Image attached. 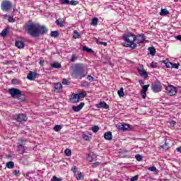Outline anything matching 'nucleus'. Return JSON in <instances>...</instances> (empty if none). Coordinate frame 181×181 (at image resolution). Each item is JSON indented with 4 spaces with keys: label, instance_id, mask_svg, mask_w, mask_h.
Returning <instances> with one entry per match:
<instances>
[{
    "label": "nucleus",
    "instance_id": "obj_49",
    "mask_svg": "<svg viewBox=\"0 0 181 181\" xmlns=\"http://www.w3.org/2000/svg\"><path fill=\"white\" fill-rule=\"evenodd\" d=\"M148 169L150 172H156V167L155 166L149 167Z\"/></svg>",
    "mask_w": 181,
    "mask_h": 181
},
{
    "label": "nucleus",
    "instance_id": "obj_58",
    "mask_svg": "<svg viewBox=\"0 0 181 181\" xmlns=\"http://www.w3.org/2000/svg\"><path fill=\"white\" fill-rule=\"evenodd\" d=\"M93 40H95L96 43H98V45H100V41L98 40V38L93 37Z\"/></svg>",
    "mask_w": 181,
    "mask_h": 181
},
{
    "label": "nucleus",
    "instance_id": "obj_32",
    "mask_svg": "<svg viewBox=\"0 0 181 181\" xmlns=\"http://www.w3.org/2000/svg\"><path fill=\"white\" fill-rule=\"evenodd\" d=\"M87 95V93L86 91H82L78 94V98H84Z\"/></svg>",
    "mask_w": 181,
    "mask_h": 181
},
{
    "label": "nucleus",
    "instance_id": "obj_9",
    "mask_svg": "<svg viewBox=\"0 0 181 181\" xmlns=\"http://www.w3.org/2000/svg\"><path fill=\"white\" fill-rule=\"evenodd\" d=\"M21 90L15 88H10L8 90V93L9 94H11L13 98H16L19 95V94H21Z\"/></svg>",
    "mask_w": 181,
    "mask_h": 181
},
{
    "label": "nucleus",
    "instance_id": "obj_54",
    "mask_svg": "<svg viewBox=\"0 0 181 181\" xmlns=\"http://www.w3.org/2000/svg\"><path fill=\"white\" fill-rule=\"evenodd\" d=\"M8 22H15V20L13 19V16H8Z\"/></svg>",
    "mask_w": 181,
    "mask_h": 181
},
{
    "label": "nucleus",
    "instance_id": "obj_41",
    "mask_svg": "<svg viewBox=\"0 0 181 181\" xmlns=\"http://www.w3.org/2000/svg\"><path fill=\"white\" fill-rule=\"evenodd\" d=\"M78 2L77 1L75 0H71V1H69V5H72L73 6H76V5H78Z\"/></svg>",
    "mask_w": 181,
    "mask_h": 181
},
{
    "label": "nucleus",
    "instance_id": "obj_15",
    "mask_svg": "<svg viewBox=\"0 0 181 181\" xmlns=\"http://www.w3.org/2000/svg\"><path fill=\"white\" fill-rule=\"evenodd\" d=\"M36 76H37V73L30 71L27 76V78L32 81L33 80H35V78H36Z\"/></svg>",
    "mask_w": 181,
    "mask_h": 181
},
{
    "label": "nucleus",
    "instance_id": "obj_28",
    "mask_svg": "<svg viewBox=\"0 0 181 181\" xmlns=\"http://www.w3.org/2000/svg\"><path fill=\"white\" fill-rule=\"evenodd\" d=\"M76 178L77 180H83V179H84V175H83V173H78L76 175Z\"/></svg>",
    "mask_w": 181,
    "mask_h": 181
},
{
    "label": "nucleus",
    "instance_id": "obj_7",
    "mask_svg": "<svg viewBox=\"0 0 181 181\" xmlns=\"http://www.w3.org/2000/svg\"><path fill=\"white\" fill-rule=\"evenodd\" d=\"M151 90L153 93H160L162 91V83L156 82L151 85Z\"/></svg>",
    "mask_w": 181,
    "mask_h": 181
},
{
    "label": "nucleus",
    "instance_id": "obj_38",
    "mask_svg": "<svg viewBox=\"0 0 181 181\" xmlns=\"http://www.w3.org/2000/svg\"><path fill=\"white\" fill-rule=\"evenodd\" d=\"M76 60H77V56L76 54H72L71 57L70 59V62L71 63H74V62H76Z\"/></svg>",
    "mask_w": 181,
    "mask_h": 181
},
{
    "label": "nucleus",
    "instance_id": "obj_6",
    "mask_svg": "<svg viewBox=\"0 0 181 181\" xmlns=\"http://www.w3.org/2000/svg\"><path fill=\"white\" fill-rule=\"evenodd\" d=\"M165 90L168 95H170V97L176 95V94H177V88L172 85L167 86Z\"/></svg>",
    "mask_w": 181,
    "mask_h": 181
},
{
    "label": "nucleus",
    "instance_id": "obj_1",
    "mask_svg": "<svg viewBox=\"0 0 181 181\" xmlns=\"http://www.w3.org/2000/svg\"><path fill=\"white\" fill-rule=\"evenodd\" d=\"M26 32L33 37H39L40 35L43 36L45 33H47L49 30L45 25H40L39 23H31L24 26Z\"/></svg>",
    "mask_w": 181,
    "mask_h": 181
},
{
    "label": "nucleus",
    "instance_id": "obj_4",
    "mask_svg": "<svg viewBox=\"0 0 181 181\" xmlns=\"http://www.w3.org/2000/svg\"><path fill=\"white\" fill-rule=\"evenodd\" d=\"M26 142L27 141L23 139H21L19 140V143L18 144V146H17V152L20 155H23V153L26 152V146H25V145H26Z\"/></svg>",
    "mask_w": 181,
    "mask_h": 181
},
{
    "label": "nucleus",
    "instance_id": "obj_5",
    "mask_svg": "<svg viewBox=\"0 0 181 181\" xmlns=\"http://www.w3.org/2000/svg\"><path fill=\"white\" fill-rule=\"evenodd\" d=\"M13 7L12 2L9 0H4L1 4V9L4 12H9Z\"/></svg>",
    "mask_w": 181,
    "mask_h": 181
},
{
    "label": "nucleus",
    "instance_id": "obj_35",
    "mask_svg": "<svg viewBox=\"0 0 181 181\" xmlns=\"http://www.w3.org/2000/svg\"><path fill=\"white\" fill-rule=\"evenodd\" d=\"M83 50L84 52H87L88 53H93V49L88 48L87 46H84L83 47Z\"/></svg>",
    "mask_w": 181,
    "mask_h": 181
},
{
    "label": "nucleus",
    "instance_id": "obj_59",
    "mask_svg": "<svg viewBox=\"0 0 181 181\" xmlns=\"http://www.w3.org/2000/svg\"><path fill=\"white\" fill-rule=\"evenodd\" d=\"M99 45H103V46H107V42H99Z\"/></svg>",
    "mask_w": 181,
    "mask_h": 181
},
{
    "label": "nucleus",
    "instance_id": "obj_60",
    "mask_svg": "<svg viewBox=\"0 0 181 181\" xmlns=\"http://www.w3.org/2000/svg\"><path fill=\"white\" fill-rule=\"evenodd\" d=\"M176 39H177V40H180V42H181V35H177L176 37Z\"/></svg>",
    "mask_w": 181,
    "mask_h": 181
},
{
    "label": "nucleus",
    "instance_id": "obj_51",
    "mask_svg": "<svg viewBox=\"0 0 181 181\" xmlns=\"http://www.w3.org/2000/svg\"><path fill=\"white\" fill-rule=\"evenodd\" d=\"M139 175H134L130 179V181H136L138 180Z\"/></svg>",
    "mask_w": 181,
    "mask_h": 181
},
{
    "label": "nucleus",
    "instance_id": "obj_43",
    "mask_svg": "<svg viewBox=\"0 0 181 181\" xmlns=\"http://www.w3.org/2000/svg\"><path fill=\"white\" fill-rule=\"evenodd\" d=\"M60 129H62V126H60V125H56L54 127V131H55V132H59V131H60Z\"/></svg>",
    "mask_w": 181,
    "mask_h": 181
},
{
    "label": "nucleus",
    "instance_id": "obj_18",
    "mask_svg": "<svg viewBox=\"0 0 181 181\" xmlns=\"http://www.w3.org/2000/svg\"><path fill=\"white\" fill-rule=\"evenodd\" d=\"M55 23L57 26H59V28H63L64 26V19L59 18L55 21Z\"/></svg>",
    "mask_w": 181,
    "mask_h": 181
},
{
    "label": "nucleus",
    "instance_id": "obj_53",
    "mask_svg": "<svg viewBox=\"0 0 181 181\" xmlns=\"http://www.w3.org/2000/svg\"><path fill=\"white\" fill-rule=\"evenodd\" d=\"M87 78L89 81H94V77L91 76L90 75H88Z\"/></svg>",
    "mask_w": 181,
    "mask_h": 181
},
{
    "label": "nucleus",
    "instance_id": "obj_11",
    "mask_svg": "<svg viewBox=\"0 0 181 181\" xmlns=\"http://www.w3.org/2000/svg\"><path fill=\"white\" fill-rule=\"evenodd\" d=\"M54 93H62L63 91V85L61 83H54Z\"/></svg>",
    "mask_w": 181,
    "mask_h": 181
},
{
    "label": "nucleus",
    "instance_id": "obj_22",
    "mask_svg": "<svg viewBox=\"0 0 181 181\" xmlns=\"http://www.w3.org/2000/svg\"><path fill=\"white\" fill-rule=\"evenodd\" d=\"M160 16H165V15H169V11H168V9L166 8H163L160 12Z\"/></svg>",
    "mask_w": 181,
    "mask_h": 181
},
{
    "label": "nucleus",
    "instance_id": "obj_56",
    "mask_svg": "<svg viewBox=\"0 0 181 181\" xmlns=\"http://www.w3.org/2000/svg\"><path fill=\"white\" fill-rule=\"evenodd\" d=\"M76 169H77V167H76V166H74V167L71 168V170L73 171L74 173H76Z\"/></svg>",
    "mask_w": 181,
    "mask_h": 181
},
{
    "label": "nucleus",
    "instance_id": "obj_30",
    "mask_svg": "<svg viewBox=\"0 0 181 181\" xmlns=\"http://www.w3.org/2000/svg\"><path fill=\"white\" fill-rule=\"evenodd\" d=\"M12 175L16 177H19L21 176V171L19 170H15L12 172Z\"/></svg>",
    "mask_w": 181,
    "mask_h": 181
},
{
    "label": "nucleus",
    "instance_id": "obj_64",
    "mask_svg": "<svg viewBox=\"0 0 181 181\" xmlns=\"http://www.w3.org/2000/svg\"><path fill=\"white\" fill-rule=\"evenodd\" d=\"M93 158H91V159L90 160V162H93Z\"/></svg>",
    "mask_w": 181,
    "mask_h": 181
},
{
    "label": "nucleus",
    "instance_id": "obj_42",
    "mask_svg": "<svg viewBox=\"0 0 181 181\" xmlns=\"http://www.w3.org/2000/svg\"><path fill=\"white\" fill-rule=\"evenodd\" d=\"M62 178L57 177L56 175H54L51 180V181H62Z\"/></svg>",
    "mask_w": 181,
    "mask_h": 181
},
{
    "label": "nucleus",
    "instance_id": "obj_55",
    "mask_svg": "<svg viewBox=\"0 0 181 181\" xmlns=\"http://www.w3.org/2000/svg\"><path fill=\"white\" fill-rule=\"evenodd\" d=\"M142 98H146V92H141Z\"/></svg>",
    "mask_w": 181,
    "mask_h": 181
},
{
    "label": "nucleus",
    "instance_id": "obj_31",
    "mask_svg": "<svg viewBox=\"0 0 181 181\" xmlns=\"http://www.w3.org/2000/svg\"><path fill=\"white\" fill-rule=\"evenodd\" d=\"M50 36L52 37H59V31H52Z\"/></svg>",
    "mask_w": 181,
    "mask_h": 181
},
{
    "label": "nucleus",
    "instance_id": "obj_62",
    "mask_svg": "<svg viewBox=\"0 0 181 181\" xmlns=\"http://www.w3.org/2000/svg\"><path fill=\"white\" fill-rule=\"evenodd\" d=\"M123 152H124L125 153H128V150H124L123 151Z\"/></svg>",
    "mask_w": 181,
    "mask_h": 181
},
{
    "label": "nucleus",
    "instance_id": "obj_34",
    "mask_svg": "<svg viewBox=\"0 0 181 181\" xmlns=\"http://www.w3.org/2000/svg\"><path fill=\"white\" fill-rule=\"evenodd\" d=\"M162 149H169L170 148V145L168 142H165L163 145L161 146Z\"/></svg>",
    "mask_w": 181,
    "mask_h": 181
},
{
    "label": "nucleus",
    "instance_id": "obj_26",
    "mask_svg": "<svg viewBox=\"0 0 181 181\" xmlns=\"http://www.w3.org/2000/svg\"><path fill=\"white\" fill-rule=\"evenodd\" d=\"M139 74L141 77H144V78H146L148 77V72L146 71H141V72H139Z\"/></svg>",
    "mask_w": 181,
    "mask_h": 181
},
{
    "label": "nucleus",
    "instance_id": "obj_10",
    "mask_svg": "<svg viewBox=\"0 0 181 181\" xmlns=\"http://www.w3.org/2000/svg\"><path fill=\"white\" fill-rule=\"evenodd\" d=\"M14 119L18 122H22V121H28V116L23 114H19L16 116H14Z\"/></svg>",
    "mask_w": 181,
    "mask_h": 181
},
{
    "label": "nucleus",
    "instance_id": "obj_29",
    "mask_svg": "<svg viewBox=\"0 0 181 181\" xmlns=\"http://www.w3.org/2000/svg\"><path fill=\"white\" fill-rule=\"evenodd\" d=\"M117 94L119 97H124V95H125V93H124V88H120V89L117 91Z\"/></svg>",
    "mask_w": 181,
    "mask_h": 181
},
{
    "label": "nucleus",
    "instance_id": "obj_47",
    "mask_svg": "<svg viewBox=\"0 0 181 181\" xmlns=\"http://www.w3.org/2000/svg\"><path fill=\"white\" fill-rule=\"evenodd\" d=\"M82 138H83V139L85 141H89L90 140V136L86 135V134H83Z\"/></svg>",
    "mask_w": 181,
    "mask_h": 181
},
{
    "label": "nucleus",
    "instance_id": "obj_39",
    "mask_svg": "<svg viewBox=\"0 0 181 181\" xmlns=\"http://www.w3.org/2000/svg\"><path fill=\"white\" fill-rule=\"evenodd\" d=\"M64 153L66 156H71V150L66 148L64 151Z\"/></svg>",
    "mask_w": 181,
    "mask_h": 181
},
{
    "label": "nucleus",
    "instance_id": "obj_36",
    "mask_svg": "<svg viewBox=\"0 0 181 181\" xmlns=\"http://www.w3.org/2000/svg\"><path fill=\"white\" fill-rule=\"evenodd\" d=\"M145 69L144 68V65L141 64L137 68L138 73H141V71H144Z\"/></svg>",
    "mask_w": 181,
    "mask_h": 181
},
{
    "label": "nucleus",
    "instance_id": "obj_25",
    "mask_svg": "<svg viewBox=\"0 0 181 181\" xmlns=\"http://www.w3.org/2000/svg\"><path fill=\"white\" fill-rule=\"evenodd\" d=\"M90 25L92 26H97L98 25V19L97 18H94L91 20Z\"/></svg>",
    "mask_w": 181,
    "mask_h": 181
},
{
    "label": "nucleus",
    "instance_id": "obj_3",
    "mask_svg": "<svg viewBox=\"0 0 181 181\" xmlns=\"http://www.w3.org/2000/svg\"><path fill=\"white\" fill-rule=\"evenodd\" d=\"M71 76L73 78H83L87 76V65L84 64H75L74 66L71 67Z\"/></svg>",
    "mask_w": 181,
    "mask_h": 181
},
{
    "label": "nucleus",
    "instance_id": "obj_14",
    "mask_svg": "<svg viewBox=\"0 0 181 181\" xmlns=\"http://www.w3.org/2000/svg\"><path fill=\"white\" fill-rule=\"evenodd\" d=\"M84 105H86L84 103H81L78 106H73L72 110L75 112H78V111H80L81 110H83V107H84Z\"/></svg>",
    "mask_w": 181,
    "mask_h": 181
},
{
    "label": "nucleus",
    "instance_id": "obj_50",
    "mask_svg": "<svg viewBox=\"0 0 181 181\" xmlns=\"http://www.w3.org/2000/svg\"><path fill=\"white\" fill-rule=\"evenodd\" d=\"M100 165V162H95L92 163V168H98Z\"/></svg>",
    "mask_w": 181,
    "mask_h": 181
},
{
    "label": "nucleus",
    "instance_id": "obj_16",
    "mask_svg": "<svg viewBox=\"0 0 181 181\" xmlns=\"http://www.w3.org/2000/svg\"><path fill=\"white\" fill-rule=\"evenodd\" d=\"M15 46L18 49H23L25 47V42L21 40L16 41Z\"/></svg>",
    "mask_w": 181,
    "mask_h": 181
},
{
    "label": "nucleus",
    "instance_id": "obj_52",
    "mask_svg": "<svg viewBox=\"0 0 181 181\" xmlns=\"http://www.w3.org/2000/svg\"><path fill=\"white\" fill-rule=\"evenodd\" d=\"M151 67H152L153 69H156L158 67V65H156V63L152 62L151 64Z\"/></svg>",
    "mask_w": 181,
    "mask_h": 181
},
{
    "label": "nucleus",
    "instance_id": "obj_2",
    "mask_svg": "<svg viewBox=\"0 0 181 181\" xmlns=\"http://www.w3.org/2000/svg\"><path fill=\"white\" fill-rule=\"evenodd\" d=\"M123 39H124L127 43L126 47H131V49H136V43L138 45L145 43V35L144 34H138L137 35L129 34L124 35Z\"/></svg>",
    "mask_w": 181,
    "mask_h": 181
},
{
    "label": "nucleus",
    "instance_id": "obj_61",
    "mask_svg": "<svg viewBox=\"0 0 181 181\" xmlns=\"http://www.w3.org/2000/svg\"><path fill=\"white\" fill-rule=\"evenodd\" d=\"M177 152H180V153H181V146L177 148Z\"/></svg>",
    "mask_w": 181,
    "mask_h": 181
},
{
    "label": "nucleus",
    "instance_id": "obj_24",
    "mask_svg": "<svg viewBox=\"0 0 181 181\" xmlns=\"http://www.w3.org/2000/svg\"><path fill=\"white\" fill-rule=\"evenodd\" d=\"M51 67L53 69H60L62 67V64L60 63L54 62L51 64Z\"/></svg>",
    "mask_w": 181,
    "mask_h": 181
},
{
    "label": "nucleus",
    "instance_id": "obj_33",
    "mask_svg": "<svg viewBox=\"0 0 181 181\" xmlns=\"http://www.w3.org/2000/svg\"><path fill=\"white\" fill-rule=\"evenodd\" d=\"M73 37L74 39H80V34L76 30L74 31L73 33Z\"/></svg>",
    "mask_w": 181,
    "mask_h": 181
},
{
    "label": "nucleus",
    "instance_id": "obj_17",
    "mask_svg": "<svg viewBox=\"0 0 181 181\" xmlns=\"http://www.w3.org/2000/svg\"><path fill=\"white\" fill-rule=\"evenodd\" d=\"M104 138L106 141H111L112 139V133L107 132L104 134Z\"/></svg>",
    "mask_w": 181,
    "mask_h": 181
},
{
    "label": "nucleus",
    "instance_id": "obj_48",
    "mask_svg": "<svg viewBox=\"0 0 181 181\" xmlns=\"http://www.w3.org/2000/svg\"><path fill=\"white\" fill-rule=\"evenodd\" d=\"M136 159L138 160V162H141V160H142V156H141L139 154H137L136 155Z\"/></svg>",
    "mask_w": 181,
    "mask_h": 181
},
{
    "label": "nucleus",
    "instance_id": "obj_46",
    "mask_svg": "<svg viewBox=\"0 0 181 181\" xmlns=\"http://www.w3.org/2000/svg\"><path fill=\"white\" fill-rule=\"evenodd\" d=\"M179 66H180V64L173 63L171 66V69H179Z\"/></svg>",
    "mask_w": 181,
    "mask_h": 181
},
{
    "label": "nucleus",
    "instance_id": "obj_13",
    "mask_svg": "<svg viewBox=\"0 0 181 181\" xmlns=\"http://www.w3.org/2000/svg\"><path fill=\"white\" fill-rule=\"evenodd\" d=\"M97 108H104L105 110H108L110 106L105 102H100V103L96 105Z\"/></svg>",
    "mask_w": 181,
    "mask_h": 181
},
{
    "label": "nucleus",
    "instance_id": "obj_20",
    "mask_svg": "<svg viewBox=\"0 0 181 181\" xmlns=\"http://www.w3.org/2000/svg\"><path fill=\"white\" fill-rule=\"evenodd\" d=\"M16 98L19 100V101H25V100H26V97L23 93H22V91L20 93V94H18V95H17Z\"/></svg>",
    "mask_w": 181,
    "mask_h": 181
},
{
    "label": "nucleus",
    "instance_id": "obj_40",
    "mask_svg": "<svg viewBox=\"0 0 181 181\" xmlns=\"http://www.w3.org/2000/svg\"><path fill=\"white\" fill-rule=\"evenodd\" d=\"M92 131L93 132L95 133V132H98V131H100V127H98V126H93L92 127Z\"/></svg>",
    "mask_w": 181,
    "mask_h": 181
},
{
    "label": "nucleus",
    "instance_id": "obj_12",
    "mask_svg": "<svg viewBox=\"0 0 181 181\" xmlns=\"http://www.w3.org/2000/svg\"><path fill=\"white\" fill-rule=\"evenodd\" d=\"M69 101L71 103H73L74 104H76V103H78L80 101V99L78 98V94L77 93H74L69 98Z\"/></svg>",
    "mask_w": 181,
    "mask_h": 181
},
{
    "label": "nucleus",
    "instance_id": "obj_57",
    "mask_svg": "<svg viewBox=\"0 0 181 181\" xmlns=\"http://www.w3.org/2000/svg\"><path fill=\"white\" fill-rule=\"evenodd\" d=\"M39 64L43 67V66H45V60H40Z\"/></svg>",
    "mask_w": 181,
    "mask_h": 181
},
{
    "label": "nucleus",
    "instance_id": "obj_19",
    "mask_svg": "<svg viewBox=\"0 0 181 181\" xmlns=\"http://www.w3.org/2000/svg\"><path fill=\"white\" fill-rule=\"evenodd\" d=\"M9 33V28L6 27V28H4L1 33H0V35L2 37H5L8 33Z\"/></svg>",
    "mask_w": 181,
    "mask_h": 181
},
{
    "label": "nucleus",
    "instance_id": "obj_44",
    "mask_svg": "<svg viewBox=\"0 0 181 181\" xmlns=\"http://www.w3.org/2000/svg\"><path fill=\"white\" fill-rule=\"evenodd\" d=\"M61 4L62 5H70V1H69V0H61Z\"/></svg>",
    "mask_w": 181,
    "mask_h": 181
},
{
    "label": "nucleus",
    "instance_id": "obj_45",
    "mask_svg": "<svg viewBox=\"0 0 181 181\" xmlns=\"http://www.w3.org/2000/svg\"><path fill=\"white\" fill-rule=\"evenodd\" d=\"M62 84H64V86H69L70 81H69V80L67 79H63Z\"/></svg>",
    "mask_w": 181,
    "mask_h": 181
},
{
    "label": "nucleus",
    "instance_id": "obj_37",
    "mask_svg": "<svg viewBox=\"0 0 181 181\" xmlns=\"http://www.w3.org/2000/svg\"><path fill=\"white\" fill-rule=\"evenodd\" d=\"M149 86H150L149 85H144L142 87L141 92L146 93V91H148V88H149Z\"/></svg>",
    "mask_w": 181,
    "mask_h": 181
},
{
    "label": "nucleus",
    "instance_id": "obj_23",
    "mask_svg": "<svg viewBox=\"0 0 181 181\" xmlns=\"http://www.w3.org/2000/svg\"><path fill=\"white\" fill-rule=\"evenodd\" d=\"M148 51L151 56H155V54H156V49L153 47H149Z\"/></svg>",
    "mask_w": 181,
    "mask_h": 181
},
{
    "label": "nucleus",
    "instance_id": "obj_27",
    "mask_svg": "<svg viewBox=\"0 0 181 181\" xmlns=\"http://www.w3.org/2000/svg\"><path fill=\"white\" fill-rule=\"evenodd\" d=\"M162 63H163L164 64H165V66L167 67V69H172V62H168L166 60H163Z\"/></svg>",
    "mask_w": 181,
    "mask_h": 181
},
{
    "label": "nucleus",
    "instance_id": "obj_63",
    "mask_svg": "<svg viewBox=\"0 0 181 181\" xmlns=\"http://www.w3.org/2000/svg\"><path fill=\"white\" fill-rule=\"evenodd\" d=\"M174 2H179V0H174Z\"/></svg>",
    "mask_w": 181,
    "mask_h": 181
},
{
    "label": "nucleus",
    "instance_id": "obj_21",
    "mask_svg": "<svg viewBox=\"0 0 181 181\" xmlns=\"http://www.w3.org/2000/svg\"><path fill=\"white\" fill-rule=\"evenodd\" d=\"M6 166L8 169H13L15 168V163L13 161H8L6 163Z\"/></svg>",
    "mask_w": 181,
    "mask_h": 181
},
{
    "label": "nucleus",
    "instance_id": "obj_8",
    "mask_svg": "<svg viewBox=\"0 0 181 181\" xmlns=\"http://www.w3.org/2000/svg\"><path fill=\"white\" fill-rule=\"evenodd\" d=\"M117 129H119V131H131V129H132V127H131V125L129 124H127L125 123L123 124H119L117 126Z\"/></svg>",
    "mask_w": 181,
    "mask_h": 181
}]
</instances>
